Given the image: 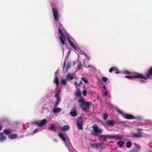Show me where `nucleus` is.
Wrapping results in <instances>:
<instances>
[{"label": "nucleus", "instance_id": "nucleus-1", "mask_svg": "<svg viewBox=\"0 0 152 152\" xmlns=\"http://www.w3.org/2000/svg\"><path fill=\"white\" fill-rule=\"evenodd\" d=\"M125 77L129 79H132L133 78H140L147 80L146 78L145 77L144 75L140 73L135 72L134 73V75L131 76H125Z\"/></svg>", "mask_w": 152, "mask_h": 152}, {"label": "nucleus", "instance_id": "nucleus-2", "mask_svg": "<svg viewBox=\"0 0 152 152\" xmlns=\"http://www.w3.org/2000/svg\"><path fill=\"white\" fill-rule=\"evenodd\" d=\"M92 128L94 132H92V134L94 136H97L99 134L102 133V130L100 128H99L97 124H94L92 126Z\"/></svg>", "mask_w": 152, "mask_h": 152}, {"label": "nucleus", "instance_id": "nucleus-3", "mask_svg": "<svg viewBox=\"0 0 152 152\" xmlns=\"http://www.w3.org/2000/svg\"><path fill=\"white\" fill-rule=\"evenodd\" d=\"M91 105V102H90L86 101L83 104H81L80 106L81 109L85 112L89 111V108Z\"/></svg>", "mask_w": 152, "mask_h": 152}, {"label": "nucleus", "instance_id": "nucleus-4", "mask_svg": "<svg viewBox=\"0 0 152 152\" xmlns=\"http://www.w3.org/2000/svg\"><path fill=\"white\" fill-rule=\"evenodd\" d=\"M52 11L54 20L57 21L58 20V18L59 17V15L57 10L54 8H53Z\"/></svg>", "mask_w": 152, "mask_h": 152}, {"label": "nucleus", "instance_id": "nucleus-5", "mask_svg": "<svg viewBox=\"0 0 152 152\" xmlns=\"http://www.w3.org/2000/svg\"><path fill=\"white\" fill-rule=\"evenodd\" d=\"M77 126L79 130L83 129V121L82 119H79L77 121Z\"/></svg>", "mask_w": 152, "mask_h": 152}, {"label": "nucleus", "instance_id": "nucleus-6", "mask_svg": "<svg viewBox=\"0 0 152 152\" xmlns=\"http://www.w3.org/2000/svg\"><path fill=\"white\" fill-rule=\"evenodd\" d=\"M47 122L46 119H44L42 120L40 122L35 121L34 123L36 125H38L39 127H42Z\"/></svg>", "mask_w": 152, "mask_h": 152}, {"label": "nucleus", "instance_id": "nucleus-7", "mask_svg": "<svg viewBox=\"0 0 152 152\" xmlns=\"http://www.w3.org/2000/svg\"><path fill=\"white\" fill-rule=\"evenodd\" d=\"M77 107L75 106L71 110L70 112V114L72 117H76L77 115V113L76 111Z\"/></svg>", "mask_w": 152, "mask_h": 152}, {"label": "nucleus", "instance_id": "nucleus-8", "mask_svg": "<svg viewBox=\"0 0 152 152\" xmlns=\"http://www.w3.org/2000/svg\"><path fill=\"white\" fill-rule=\"evenodd\" d=\"M122 136L121 135L119 134H117L116 135H110L109 136V138L115 139L116 140H121L122 138Z\"/></svg>", "mask_w": 152, "mask_h": 152}, {"label": "nucleus", "instance_id": "nucleus-9", "mask_svg": "<svg viewBox=\"0 0 152 152\" xmlns=\"http://www.w3.org/2000/svg\"><path fill=\"white\" fill-rule=\"evenodd\" d=\"M106 124L108 126H113L116 124V122L114 120H110L108 119L106 121Z\"/></svg>", "mask_w": 152, "mask_h": 152}, {"label": "nucleus", "instance_id": "nucleus-10", "mask_svg": "<svg viewBox=\"0 0 152 152\" xmlns=\"http://www.w3.org/2000/svg\"><path fill=\"white\" fill-rule=\"evenodd\" d=\"M66 39L70 46L72 47L75 50H77L78 48L71 41L69 38L68 37H66Z\"/></svg>", "mask_w": 152, "mask_h": 152}, {"label": "nucleus", "instance_id": "nucleus-11", "mask_svg": "<svg viewBox=\"0 0 152 152\" xmlns=\"http://www.w3.org/2000/svg\"><path fill=\"white\" fill-rule=\"evenodd\" d=\"M123 117L125 118L129 119H133L135 118L133 115L130 114H124Z\"/></svg>", "mask_w": 152, "mask_h": 152}, {"label": "nucleus", "instance_id": "nucleus-12", "mask_svg": "<svg viewBox=\"0 0 152 152\" xmlns=\"http://www.w3.org/2000/svg\"><path fill=\"white\" fill-rule=\"evenodd\" d=\"M109 136H110V135H102L99 136L98 137V140H102L104 139H106L107 138H109Z\"/></svg>", "mask_w": 152, "mask_h": 152}, {"label": "nucleus", "instance_id": "nucleus-13", "mask_svg": "<svg viewBox=\"0 0 152 152\" xmlns=\"http://www.w3.org/2000/svg\"><path fill=\"white\" fill-rule=\"evenodd\" d=\"M152 75V66L151 67L146 73V78H149L150 76Z\"/></svg>", "mask_w": 152, "mask_h": 152}, {"label": "nucleus", "instance_id": "nucleus-14", "mask_svg": "<svg viewBox=\"0 0 152 152\" xmlns=\"http://www.w3.org/2000/svg\"><path fill=\"white\" fill-rule=\"evenodd\" d=\"M66 77L68 80H72L74 78V76L73 74H71L69 73H68L66 75Z\"/></svg>", "mask_w": 152, "mask_h": 152}, {"label": "nucleus", "instance_id": "nucleus-15", "mask_svg": "<svg viewBox=\"0 0 152 152\" xmlns=\"http://www.w3.org/2000/svg\"><path fill=\"white\" fill-rule=\"evenodd\" d=\"M6 138V137L4 136L2 132H0V141L1 142H3Z\"/></svg>", "mask_w": 152, "mask_h": 152}, {"label": "nucleus", "instance_id": "nucleus-16", "mask_svg": "<svg viewBox=\"0 0 152 152\" xmlns=\"http://www.w3.org/2000/svg\"><path fill=\"white\" fill-rule=\"evenodd\" d=\"M49 128L50 130V131L56 132H57L56 128L54 126V124H52L50 125Z\"/></svg>", "mask_w": 152, "mask_h": 152}, {"label": "nucleus", "instance_id": "nucleus-17", "mask_svg": "<svg viewBox=\"0 0 152 152\" xmlns=\"http://www.w3.org/2000/svg\"><path fill=\"white\" fill-rule=\"evenodd\" d=\"M53 83L56 84L57 87L58 86L59 84V81L58 77L56 76L54 77Z\"/></svg>", "mask_w": 152, "mask_h": 152}, {"label": "nucleus", "instance_id": "nucleus-18", "mask_svg": "<svg viewBox=\"0 0 152 152\" xmlns=\"http://www.w3.org/2000/svg\"><path fill=\"white\" fill-rule=\"evenodd\" d=\"M70 128L69 126L68 125H66L63 126L61 128V130L63 131H66L68 130Z\"/></svg>", "mask_w": 152, "mask_h": 152}, {"label": "nucleus", "instance_id": "nucleus-19", "mask_svg": "<svg viewBox=\"0 0 152 152\" xmlns=\"http://www.w3.org/2000/svg\"><path fill=\"white\" fill-rule=\"evenodd\" d=\"M132 137L135 138H140L142 137V135L140 133L138 134L134 133L132 135Z\"/></svg>", "mask_w": 152, "mask_h": 152}, {"label": "nucleus", "instance_id": "nucleus-20", "mask_svg": "<svg viewBox=\"0 0 152 152\" xmlns=\"http://www.w3.org/2000/svg\"><path fill=\"white\" fill-rule=\"evenodd\" d=\"M18 135L17 134H11L9 136L8 138L10 139H15L17 137Z\"/></svg>", "mask_w": 152, "mask_h": 152}, {"label": "nucleus", "instance_id": "nucleus-21", "mask_svg": "<svg viewBox=\"0 0 152 152\" xmlns=\"http://www.w3.org/2000/svg\"><path fill=\"white\" fill-rule=\"evenodd\" d=\"M11 131V130L9 129H6L3 130V132L4 134L7 135L10 134Z\"/></svg>", "mask_w": 152, "mask_h": 152}, {"label": "nucleus", "instance_id": "nucleus-22", "mask_svg": "<svg viewBox=\"0 0 152 152\" xmlns=\"http://www.w3.org/2000/svg\"><path fill=\"white\" fill-rule=\"evenodd\" d=\"M61 110V108L58 107V108H54L53 110V112L54 113H57L60 112Z\"/></svg>", "mask_w": 152, "mask_h": 152}, {"label": "nucleus", "instance_id": "nucleus-23", "mask_svg": "<svg viewBox=\"0 0 152 152\" xmlns=\"http://www.w3.org/2000/svg\"><path fill=\"white\" fill-rule=\"evenodd\" d=\"M56 94L55 96H59L60 93L61 92V89L59 88L58 86L56 88Z\"/></svg>", "mask_w": 152, "mask_h": 152}, {"label": "nucleus", "instance_id": "nucleus-24", "mask_svg": "<svg viewBox=\"0 0 152 152\" xmlns=\"http://www.w3.org/2000/svg\"><path fill=\"white\" fill-rule=\"evenodd\" d=\"M58 135L64 142L66 141L65 137L63 134L61 133H58Z\"/></svg>", "mask_w": 152, "mask_h": 152}, {"label": "nucleus", "instance_id": "nucleus-25", "mask_svg": "<svg viewBox=\"0 0 152 152\" xmlns=\"http://www.w3.org/2000/svg\"><path fill=\"white\" fill-rule=\"evenodd\" d=\"M75 95L78 97H80L81 95V92L80 89L77 90V91L75 92Z\"/></svg>", "mask_w": 152, "mask_h": 152}, {"label": "nucleus", "instance_id": "nucleus-26", "mask_svg": "<svg viewBox=\"0 0 152 152\" xmlns=\"http://www.w3.org/2000/svg\"><path fill=\"white\" fill-rule=\"evenodd\" d=\"M124 144V141H120L117 142V144L118 145L119 147H121Z\"/></svg>", "mask_w": 152, "mask_h": 152}, {"label": "nucleus", "instance_id": "nucleus-27", "mask_svg": "<svg viewBox=\"0 0 152 152\" xmlns=\"http://www.w3.org/2000/svg\"><path fill=\"white\" fill-rule=\"evenodd\" d=\"M96 148H99L102 147L104 144L102 143H96Z\"/></svg>", "mask_w": 152, "mask_h": 152}, {"label": "nucleus", "instance_id": "nucleus-28", "mask_svg": "<svg viewBox=\"0 0 152 152\" xmlns=\"http://www.w3.org/2000/svg\"><path fill=\"white\" fill-rule=\"evenodd\" d=\"M132 146V142H131L129 141L127 142L126 144V146L127 148H130Z\"/></svg>", "mask_w": 152, "mask_h": 152}, {"label": "nucleus", "instance_id": "nucleus-29", "mask_svg": "<svg viewBox=\"0 0 152 152\" xmlns=\"http://www.w3.org/2000/svg\"><path fill=\"white\" fill-rule=\"evenodd\" d=\"M61 83L62 85H66L67 84V81L66 79H62L61 81Z\"/></svg>", "mask_w": 152, "mask_h": 152}, {"label": "nucleus", "instance_id": "nucleus-30", "mask_svg": "<svg viewBox=\"0 0 152 152\" xmlns=\"http://www.w3.org/2000/svg\"><path fill=\"white\" fill-rule=\"evenodd\" d=\"M81 79L85 83H88V81L86 77H81Z\"/></svg>", "mask_w": 152, "mask_h": 152}, {"label": "nucleus", "instance_id": "nucleus-31", "mask_svg": "<svg viewBox=\"0 0 152 152\" xmlns=\"http://www.w3.org/2000/svg\"><path fill=\"white\" fill-rule=\"evenodd\" d=\"M60 43H61L63 45H64L65 44V42L64 40L61 37H60Z\"/></svg>", "mask_w": 152, "mask_h": 152}, {"label": "nucleus", "instance_id": "nucleus-32", "mask_svg": "<svg viewBox=\"0 0 152 152\" xmlns=\"http://www.w3.org/2000/svg\"><path fill=\"white\" fill-rule=\"evenodd\" d=\"M122 73L124 74L130 75L132 74V73L129 71L126 70H123Z\"/></svg>", "mask_w": 152, "mask_h": 152}, {"label": "nucleus", "instance_id": "nucleus-33", "mask_svg": "<svg viewBox=\"0 0 152 152\" xmlns=\"http://www.w3.org/2000/svg\"><path fill=\"white\" fill-rule=\"evenodd\" d=\"M96 143H94L90 145V147L91 148H96Z\"/></svg>", "mask_w": 152, "mask_h": 152}, {"label": "nucleus", "instance_id": "nucleus-34", "mask_svg": "<svg viewBox=\"0 0 152 152\" xmlns=\"http://www.w3.org/2000/svg\"><path fill=\"white\" fill-rule=\"evenodd\" d=\"M108 115L107 113H105L103 115V118L104 120H106L108 118Z\"/></svg>", "mask_w": 152, "mask_h": 152}, {"label": "nucleus", "instance_id": "nucleus-35", "mask_svg": "<svg viewBox=\"0 0 152 152\" xmlns=\"http://www.w3.org/2000/svg\"><path fill=\"white\" fill-rule=\"evenodd\" d=\"M82 66V65L81 63L80 62L79 63L77 66V70H79L81 68Z\"/></svg>", "mask_w": 152, "mask_h": 152}, {"label": "nucleus", "instance_id": "nucleus-36", "mask_svg": "<svg viewBox=\"0 0 152 152\" xmlns=\"http://www.w3.org/2000/svg\"><path fill=\"white\" fill-rule=\"evenodd\" d=\"M71 66V64L70 63H68L67 64L66 66V72L70 68Z\"/></svg>", "mask_w": 152, "mask_h": 152}, {"label": "nucleus", "instance_id": "nucleus-37", "mask_svg": "<svg viewBox=\"0 0 152 152\" xmlns=\"http://www.w3.org/2000/svg\"><path fill=\"white\" fill-rule=\"evenodd\" d=\"M102 81L104 82H106L108 80L107 77H102Z\"/></svg>", "mask_w": 152, "mask_h": 152}, {"label": "nucleus", "instance_id": "nucleus-38", "mask_svg": "<svg viewBox=\"0 0 152 152\" xmlns=\"http://www.w3.org/2000/svg\"><path fill=\"white\" fill-rule=\"evenodd\" d=\"M108 93V91L105 90V91L103 93L102 95V96H106L107 95Z\"/></svg>", "mask_w": 152, "mask_h": 152}, {"label": "nucleus", "instance_id": "nucleus-39", "mask_svg": "<svg viewBox=\"0 0 152 152\" xmlns=\"http://www.w3.org/2000/svg\"><path fill=\"white\" fill-rule=\"evenodd\" d=\"M79 102H81V104H83L84 102L86 101H84V99L83 98H81L78 101Z\"/></svg>", "mask_w": 152, "mask_h": 152}, {"label": "nucleus", "instance_id": "nucleus-40", "mask_svg": "<svg viewBox=\"0 0 152 152\" xmlns=\"http://www.w3.org/2000/svg\"><path fill=\"white\" fill-rule=\"evenodd\" d=\"M58 31L59 32V34H60L61 35H63V34L60 28H58Z\"/></svg>", "mask_w": 152, "mask_h": 152}, {"label": "nucleus", "instance_id": "nucleus-41", "mask_svg": "<svg viewBox=\"0 0 152 152\" xmlns=\"http://www.w3.org/2000/svg\"><path fill=\"white\" fill-rule=\"evenodd\" d=\"M82 93L84 96H86L87 92L86 90H83L82 92Z\"/></svg>", "mask_w": 152, "mask_h": 152}, {"label": "nucleus", "instance_id": "nucleus-42", "mask_svg": "<svg viewBox=\"0 0 152 152\" xmlns=\"http://www.w3.org/2000/svg\"><path fill=\"white\" fill-rule=\"evenodd\" d=\"M55 97L56 98L57 101H58V102H60V99L59 98V96H55Z\"/></svg>", "mask_w": 152, "mask_h": 152}, {"label": "nucleus", "instance_id": "nucleus-43", "mask_svg": "<svg viewBox=\"0 0 152 152\" xmlns=\"http://www.w3.org/2000/svg\"><path fill=\"white\" fill-rule=\"evenodd\" d=\"M60 103L59 102H58V101H56V103L54 105V107H56L57 106V105L59 104Z\"/></svg>", "mask_w": 152, "mask_h": 152}, {"label": "nucleus", "instance_id": "nucleus-44", "mask_svg": "<svg viewBox=\"0 0 152 152\" xmlns=\"http://www.w3.org/2000/svg\"><path fill=\"white\" fill-rule=\"evenodd\" d=\"M113 67H112V68H110L109 70V72L110 73L112 72L113 71Z\"/></svg>", "mask_w": 152, "mask_h": 152}, {"label": "nucleus", "instance_id": "nucleus-45", "mask_svg": "<svg viewBox=\"0 0 152 152\" xmlns=\"http://www.w3.org/2000/svg\"><path fill=\"white\" fill-rule=\"evenodd\" d=\"M140 83H145V80H140Z\"/></svg>", "mask_w": 152, "mask_h": 152}, {"label": "nucleus", "instance_id": "nucleus-46", "mask_svg": "<svg viewBox=\"0 0 152 152\" xmlns=\"http://www.w3.org/2000/svg\"><path fill=\"white\" fill-rule=\"evenodd\" d=\"M61 37H62V39H64V40L65 41V36L63 34V35H61Z\"/></svg>", "mask_w": 152, "mask_h": 152}, {"label": "nucleus", "instance_id": "nucleus-47", "mask_svg": "<svg viewBox=\"0 0 152 152\" xmlns=\"http://www.w3.org/2000/svg\"><path fill=\"white\" fill-rule=\"evenodd\" d=\"M118 112L120 114H122L123 113V112L122 111L120 110H118Z\"/></svg>", "mask_w": 152, "mask_h": 152}, {"label": "nucleus", "instance_id": "nucleus-48", "mask_svg": "<svg viewBox=\"0 0 152 152\" xmlns=\"http://www.w3.org/2000/svg\"><path fill=\"white\" fill-rule=\"evenodd\" d=\"M38 129H35L34 132H33V134H34L36 132H37L38 131Z\"/></svg>", "mask_w": 152, "mask_h": 152}, {"label": "nucleus", "instance_id": "nucleus-49", "mask_svg": "<svg viewBox=\"0 0 152 152\" xmlns=\"http://www.w3.org/2000/svg\"><path fill=\"white\" fill-rule=\"evenodd\" d=\"M113 71H116L117 70V68H116L115 67H113Z\"/></svg>", "mask_w": 152, "mask_h": 152}, {"label": "nucleus", "instance_id": "nucleus-50", "mask_svg": "<svg viewBox=\"0 0 152 152\" xmlns=\"http://www.w3.org/2000/svg\"><path fill=\"white\" fill-rule=\"evenodd\" d=\"M82 82L81 81H80V82L78 84V86H81V85H82Z\"/></svg>", "mask_w": 152, "mask_h": 152}, {"label": "nucleus", "instance_id": "nucleus-51", "mask_svg": "<svg viewBox=\"0 0 152 152\" xmlns=\"http://www.w3.org/2000/svg\"><path fill=\"white\" fill-rule=\"evenodd\" d=\"M78 84L76 82H75L74 83V84L76 86H78Z\"/></svg>", "mask_w": 152, "mask_h": 152}, {"label": "nucleus", "instance_id": "nucleus-52", "mask_svg": "<svg viewBox=\"0 0 152 152\" xmlns=\"http://www.w3.org/2000/svg\"><path fill=\"white\" fill-rule=\"evenodd\" d=\"M2 128V126L0 124V131H1Z\"/></svg>", "mask_w": 152, "mask_h": 152}, {"label": "nucleus", "instance_id": "nucleus-53", "mask_svg": "<svg viewBox=\"0 0 152 152\" xmlns=\"http://www.w3.org/2000/svg\"><path fill=\"white\" fill-rule=\"evenodd\" d=\"M73 65H75L76 64V62L75 61H74L73 62Z\"/></svg>", "mask_w": 152, "mask_h": 152}, {"label": "nucleus", "instance_id": "nucleus-54", "mask_svg": "<svg viewBox=\"0 0 152 152\" xmlns=\"http://www.w3.org/2000/svg\"><path fill=\"white\" fill-rule=\"evenodd\" d=\"M65 65V62L64 64L63 69H64V68Z\"/></svg>", "mask_w": 152, "mask_h": 152}, {"label": "nucleus", "instance_id": "nucleus-55", "mask_svg": "<svg viewBox=\"0 0 152 152\" xmlns=\"http://www.w3.org/2000/svg\"><path fill=\"white\" fill-rule=\"evenodd\" d=\"M115 73H116V74H118V73H120V72H119L117 71V72H115Z\"/></svg>", "mask_w": 152, "mask_h": 152}, {"label": "nucleus", "instance_id": "nucleus-56", "mask_svg": "<svg viewBox=\"0 0 152 152\" xmlns=\"http://www.w3.org/2000/svg\"><path fill=\"white\" fill-rule=\"evenodd\" d=\"M103 88L104 89H106V87H105V85H104V86H103Z\"/></svg>", "mask_w": 152, "mask_h": 152}, {"label": "nucleus", "instance_id": "nucleus-57", "mask_svg": "<svg viewBox=\"0 0 152 152\" xmlns=\"http://www.w3.org/2000/svg\"><path fill=\"white\" fill-rule=\"evenodd\" d=\"M54 141L55 142H57V140H56V139H54Z\"/></svg>", "mask_w": 152, "mask_h": 152}, {"label": "nucleus", "instance_id": "nucleus-58", "mask_svg": "<svg viewBox=\"0 0 152 152\" xmlns=\"http://www.w3.org/2000/svg\"><path fill=\"white\" fill-rule=\"evenodd\" d=\"M138 130H139V131H140V129H138Z\"/></svg>", "mask_w": 152, "mask_h": 152}]
</instances>
